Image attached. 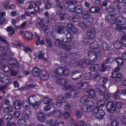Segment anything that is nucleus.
<instances>
[{
    "mask_svg": "<svg viewBox=\"0 0 126 126\" xmlns=\"http://www.w3.org/2000/svg\"><path fill=\"white\" fill-rule=\"evenodd\" d=\"M108 10L109 16L106 17V20L109 22H111L112 26L113 25L112 27L118 31L124 29V27L121 25H123L125 23L126 18L119 17V19L112 20V19L115 18V16L114 15H113L114 8H109Z\"/></svg>",
    "mask_w": 126,
    "mask_h": 126,
    "instance_id": "nucleus-1",
    "label": "nucleus"
},
{
    "mask_svg": "<svg viewBox=\"0 0 126 126\" xmlns=\"http://www.w3.org/2000/svg\"><path fill=\"white\" fill-rule=\"evenodd\" d=\"M37 97L34 95L30 96L28 98L29 103L26 101H24L22 102V105L23 106L24 110L23 113V116L25 119H27L28 117V113L30 111L29 105L35 108L38 107L41 103L40 101H37Z\"/></svg>",
    "mask_w": 126,
    "mask_h": 126,
    "instance_id": "nucleus-2",
    "label": "nucleus"
},
{
    "mask_svg": "<svg viewBox=\"0 0 126 126\" xmlns=\"http://www.w3.org/2000/svg\"><path fill=\"white\" fill-rule=\"evenodd\" d=\"M67 28H65V27H60L58 29L57 32L60 34H63L65 32L67 33L65 35L66 39H63L62 41L65 43V44L68 47V46H70L66 43L67 41L68 42L71 41L72 38V36L71 34L69 32V31L75 34L77 33L78 30L75 26L71 23H69L67 24Z\"/></svg>",
    "mask_w": 126,
    "mask_h": 126,
    "instance_id": "nucleus-3",
    "label": "nucleus"
},
{
    "mask_svg": "<svg viewBox=\"0 0 126 126\" xmlns=\"http://www.w3.org/2000/svg\"><path fill=\"white\" fill-rule=\"evenodd\" d=\"M107 107L109 112H113L116 109L121 107V105L119 102L113 103L112 102H110L107 104Z\"/></svg>",
    "mask_w": 126,
    "mask_h": 126,
    "instance_id": "nucleus-4",
    "label": "nucleus"
},
{
    "mask_svg": "<svg viewBox=\"0 0 126 126\" xmlns=\"http://www.w3.org/2000/svg\"><path fill=\"white\" fill-rule=\"evenodd\" d=\"M93 113L98 119H102L105 114L104 111L102 109H99L98 107L94 109L92 111Z\"/></svg>",
    "mask_w": 126,
    "mask_h": 126,
    "instance_id": "nucleus-5",
    "label": "nucleus"
},
{
    "mask_svg": "<svg viewBox=\"0 0 126 126\" xmlns=\"http://www.w3.org/2000/svg\"><path fill=\"white\" fill-rule=\"evenodd\" d=\"M89 98L88 96H85L81 98L80 100L81 103H85V104L87 105L86 111L87 112L90 111L93 108V107L91 106V105H90L91 103L93 102L91 101L89 102L87 100Z\"/></svg>",
    "mask_w": 126,
    "mask_h": 126,
    "instance_id": "nucleus-6",
    "label": "nucleus"
},
{
    "mask_svg": "<svg viewBox=\"0 0 126 126\" xmlns=\"http://www.w3.org/2000/svg\"><path fill=\"white\" fill-rule=\"evenodd\" d=\"M9 78L7 76H5L0 78V89L1 90L5 88L9 81Z\"/></svg>",
    "mask_w": 126,
    "mask_h": 126,
    "instance_id": "nucleus-7",
    "label": "nucleus"
},
{
    "mask_svg": "<svg viewBox=\"0 0 126 126\" xmlns=\"http://www.w3.org/2000/svg\"><path fill=\"white\" fill-rule=\"evenodd\" d=\"M41 4V2L39 1L36 2L34 1L31 2L30 3V4L27 7V9H30L33 8L34 6V9L35 11L36 12H39L40 9L39 6Z\"/></svg>",
    "mask_w": 126,
    "mask_h": 126,
    "instance_id": "nucleus-8",
    "label": "nucleus"
},
{
    "mask_svg": "<svg viewBox=\"0 0 126 126\" xmlns=\"http://www.w3.org/2000/svg\"><path fill=\"white\" fill-rule=\"evenodd\" d=\"M111 77L115 79V80L113 81L112 84L115 85L118 84V82L121 81L123 78V76L121 74H117L116 72L112 73Z\"/></svg>",
    "mask_w": 126,
    "mask_h": 126,
    "instance_id": "nucleus-9",
    "label": "nucleus"
},
{
    "mask_svg": "<svg viewBox=\"0 0 126 126\" xmlns=\"http://www.w3.org/2000/svg\"><path fill=\"white\" fill-rule=\"evenodd\" d=\"M62 40L63 39L61 40L60 41L58 39L56 40L55 42V44L57 46L62 47L63 48L66 50H70L71 48V46L68 45V47H67L66 45L65 44V43Z\"/></svg>",
    "mask_w": 126,
    "mask_h": 126,
    "instance_id": "nucleus-10",
    "label": "nucleus"
},
{
    "mask_svg": "<svg viewBox=\"0 0 126 126\" xmlns=\"http://www.w3.org/2000/svg\"><path fill=\"white\" fill-rule=\"evenodd\" d=\"M104 65V64H102L101 67H100L99 65L96 64L93 67H91L90 69L92 71H97L98 70H100L101 71H105V68Z\"/></svg>",
    "mask_w": 126,
    "mask_h": 126,
    "instance_id": "nucleus-11",
    "label": "nucleus"
},
{
    "mask_svg": "<svg viewBox=\"0 0 126 126\" xmlns=\"http://www.w3.org/2000/svg\"><path fill=\"white\" fill-rule=\"evenodd\" d=\"M72 6H70L69 7H68L67 9L69 11L74 12L77 13H79L82 12V8L81 5H78L75 7L74 9L71 8Z\"/></svg>",
    "mask_w": 126,
    "mask_h": 126,
    "instance_id": "nucleus-12",
    "label": "nucleus"
},
{
    "mask_svg": "<svg viewBox=\"0 0 126 126\" xmlns=\"http://www.w3.org/2000/svg\"><path fill=\"white\" fill-rule=\"evenodd\" d=\"M39 76L41 79L43 80H47L49 78L48 73L45 71H41Z\"/></svg>",
    "mask_w": 126,
    "mask_h": 126,
    "instance_id": "nucleus-13",
    "label": "nucleus"
},
{
    "mask_svg": "<svg viewBox=\"0 0 126 126\" xmlns=\"http://www.w3.org/2000/svg\"><path fill=\"white\" fill-rule=\"evenodd\" d=\"M37 22L38 25L44 31H46L48 29V27L45 25L43 22V20L40 18H38L37 20Z\"/></svg>",
    "mask_w": 126,
    "mask_h": 126,
    "instance_id": "nucleus-14",
    "label": "nucleus"
},
{
    "mask_svg": "<svg viewBox=\"0 0 126 126\" xmlns=\"http://www.w3.org/2000/svg\"><path fill=\"white\" fill-rule=\"evenodd\" d=\"M118 1L121 3H126V0H118ZM118 11L120 13L125 12L126 11V4H125V6H123L119 7Z\"/></svg>",
    "mask_w": 126,
    "mask_h": 126,
    "instance_id": "nucleus-15",
    "label": "nucleus"
},
{
    "mask_svg": "<svg viewBox=\"0 0 126 126\" xmlns=\"http://www.w3.org/2000/svg\"><path fill=\"white\" fill-rule=\"evenodd\" d=\"M106 90V87L103 85H101L99 86V88L97 89V91L100 95H102Z\"/></svg>",
    "mask_w": 126,
    "mask_h": 126,
    "instance_id": "nucleus-16",
    "label": "nucleus"
},
{
    "mask_svg": "<svg viewBox=\"0 0 126 126\" xmlns=\"http://www.w3.org/2000/svg\"><path fill=\"white\" fill-rule=\"evenodd\" d=\"M6 13L5 12H2L1 10L0 9V24H3L5 21V19L2 17L6 16Z\"/></svg>",
    "mask_w": 126,
    "mask_h": 126,
    "instance_id": "nucleus-17",
    "label": "nucleus"
},
{
    "mask_svg": "<svg viewBox=\"0 0 126 126\" xmlns=\"http://www.w3.org/2000/svg\"><path fill=\"white\" fill-rule=\"evenodd\" d=\"M37 117L38 119L41 122H43L45 120L44 114L41 112H38L37 115Z\"/></svg>",
    "mask_w": 126,
    "mask_h": 126,
    "instance_id": "nucleus-18",
    "label": "nucleus"
},
{
    "mask_svg": "<svg viewBox=\"0 0 126 126\" xmlns=\"http://www.w3.org/2000/svg\"><path fill=\"white\" fill-rule=\"evenodd\" d=\"M87 35L89 38L93 39L95 38V33L94 29H93L87 33Z\"/></svg>",
    "mask_w": 126,
    "mask_h": 126,
    "instance_id": "nucleus-19",
    "label": "nucleus"
},
{
    "mask_svg": "<svg viewBox=\"0 0 126 126\" xmlns=\"http://www.w3.org/2000/svg\"><path fill=\"white\" fill-rule=\"evenodd\" d=\"M91 47V48L93 49L94 51H95V50L96 49L97 51L98 49L97 48L99 47V46L98 44V43L96 41H94L93 43L90 44Z\"/></svg>",
    "mask_w": 126,
    "mask_h": 126,
    "instance_id": "nucleus-20",
    "label": "nucleus"
},
{
    "mask_svg": "<svg viewBox=\"0 0 126 126\" xmlns=\"http://www.w3.org/2000/svg\"><path fill=\"white\" fill-rule=\"evenodd\" d=\"M100 9L98 6H93L90 9V12L93 13H96L99 12Z\"/></svg>",
    "mask_w": 126,
    "mask_h": 126,
    "instance_id": "nucleus-21",
    "label": "nucleus"
},
{
    "mask_svg": "<svg viewBox=\"0 0 126 126\" xmlns=\"http://www.w3.org/2000/svg\"><path fill=\"white\" fill-rule=\"evenodd\" d=\"M14 61L15 63H12V62L13 61L11 60V63L10 64H9V66L3 65L2 66V67L4 69L5 68H8L10 66H12V67H16L17 66V63L16 62L17 61L15 60H14Z\"/></svg>",
    "mask_w": 126,
    "mask_h": 126,
    "instance_id": "nucleus-22",
    "label": "nucleus"
},
{
    "mask_svg": "<svg viewBox=\"0 0 126 126\" xmlns=\"http://www.w3.org/2000/svg\"><path fill=\"white\" fill-rule=\"evenodd\" d=\"M51 114L53 115L56 118H59L62 116V114L59 110H56L51 113Z\"/></svg>",
    "mask_w": 126,
    "mask_h": 126,
    "instance_id": "nucleus-23",
    "label": "nucleus"
},
{
    "mask_svg": "<svg viewBox=\"0 0 126 126\" xmlns=\"http://www.w3.org/2000/svg\"><path fill=\"white\" fill-rule=\"evenodd\" d=\"M21 106V102L19 100L16 101L14 104V108L16 109H19L20 108Z\"/></svg>",
    "mask_w": 126,
    "mask_h": 126,
    "instance_id": "nucleus-24",
    "label": "nucleus"
},
{
    "mask_svg": "<svg viewBox=\"0 0 126 126\" xmlns=\"http://www.w3.org/2000/svg\"><path fill=\"white\" fill-rule=\"evenodd\" d=\"M41 71L38 68H36L33 69L32 73L34 76L37 77L39 75V73H40Z\"/></svg>",
    "mask_w": 126,
    "mask_h": 126,
    "instance_id": "nucleus-25",
    "label": "nucleus"
},
{
    "mask_svg": "<svg viewBox=\"0 0 126 126\" xmlns=\"http://www.w3.org/2000/svg\"><path fill=\"white\" fill-rule=\"evenodd\" d=\"M86 94L89 95L92 98H93L95 96V92L93 90H89L85 92Z\"/></svg>",
    "mask_w": 126,
    "mask_h": 126,
    "instance_id": "nucleus-26",
    "label": "nucleus"
},
{
    "mask_svg": "<svg viewBox=\"0 0 126 126\" xmlns=\"http://www.w3.org/2000/svg\"><path fill=\"white\" fill-rule=\"evenodd\" d=\"M46 122L47 123L50 124V126H57L58 125L57 121L54 120L47 121Z\"/></svg>",
    "mask_w": 126,
    "mask_h": 126,
    "instance_id": "nucleus-27",
    "label": "nucleus"
},
{
    "mask_svg": "<svg viewBox=\"0 0 126 126\" xmlns=\"http://www.w3.org/2000/svg\"><path fill=\"white\" fill-rule=\"evenodd\" d=\"M9 3L8 2H5L3 3V5L4 8L6 9L10 8L11 9H14L15 7V6L13 5H11L9 7L8 6Z\"/></svg>",
    "mask_w": 126,
    "mask_h": 126,
    "instance_id": "nucleus-28",
    "label": "nucleus"
},
{
    "mask_svg": "<svg viewBox=\"0 0 126 126\" xmlns=\"http://www.w3.org/2000/svg\"><path fill=\"white\" fill-rule=\"evenodd\" d=\"M26 38L28 39H30L32 37V34L31 32L26 31L25 34Z\"/></svg>",
    "mask_w": 126,
    "mask_h": 126,
    "instance_id": "nucleus-29",
    "label": "nucleus"
},
{
    "mask_svg": "<svg viewBox=\"0 0 126 126\" xmlns=\"http://www.w3.org/2000/svg\"><path fill=\"white\" fill-rule=\"evenodd\" d=\"M57 82L60 84H66L67 82V80L63 79H58L57 80Z\"/></svg>",
    "mask_w": 126,
    "mask_h": 126,
    "instance_id": "nucleus-30",
    "label": "nucleus"
},
{
    "mask_svg": "<svg viewBox=\"0 0 126 126\" xmlns=\"http://www.w3.org/2000/svg\"><path fill=\"white\" fill-rule=\"evenodd\" d=\"M45 3V8L47 9H49L51 6V3L49 2V0H44Z\"/></svg>",
    "mask_w": 126,
    "mask_h": 126,
    "instance_id": "nucleus-31",
    "label": "nucleus"
},
{
    "mask_svg": "<svg viewBox=\"0 0 126 126\" xmlns=\"http://www.w3.org/2000/svg\"><path fill=\"white\" fill-rule=\"evenodd\" d=\"M78 86L79 88H81L82 89H85L88 87V85L86 83H80L78 84Z\"/></svg>",
    "mask_w": 126,
    "mask_h": 126,
    "instance_id": "nucleus-32",
    "label": "nucleus"
},
{
    "mask_svg": "<svg viewBox=\"0 0 126 126\" xmlns=\"http://www.w3.org/2000/svg\"><path fill=\"white\" fill-rule=\"evenodd\" d=\"M122 43H121L118 41H116L113 43V45L114 47L116 48H120L121 46Z\"/></svg>",
    "mask_w": 126,
    "mask_h": 126,
    "instance_id": "nucleus-33",
    "label": "nucleus"
},
{
    "mask_svg": "<svg viewBox=\"0 0 126 126\" xmlns=\"http://www.w3.org/2000/svg\"><path fill=\"white\" fill-rule=\"evenodd\" d=\"M13 117L12 115L10 114H5L4 116V118L8 121L11 120Z\"/></svg>",
    "mask_w": 126,
    "mask_h": 126,
    "instance_id": "nucleus-34",
    "label": "nucleus"
},
{
    "mask_svg": "<svg viewBox=\"0 0 126 126\" xmlns=\"http://www.w3.org/2000/svg\"><path fill=\"white\" fill-rule=\"evenodd\" d=\"M102 47L104 50H108L109 48L108 44L106 42H103L102 45Z\"/></svg>",
    "mask_w": 126,
    "mask_h": 126,
    "instance_id": "nucleus-35",
    "label": "nucleus"
},
{
    "mask_svg": "<svg viewBox=\"0 0 126 126\" xmlns=\"http://www.w3.org/2000/svg\"><path fill=\"white\" fill-rule=\"evenodd\" d=\"M19 126H25L26 123L25 120L23 119H20L19 120L18 122Z\"/></svg>",
    "mask_w": 126,
    "mask_h": 126,
    "instance_id": "nucleus-36",
    "label": "nucleus"
},
{
    "mask_svg": "<svg viewBox=\"0 0 126 126\" xmlns=\"http://www.w3.org/2000/svg\"><path fill=\"white\" fill-rule=\"evenodd\" d=\"M6 30L10 34H12L15 32V31L10 26L6 29Z\"/></svg>",
    "mask_w": 126,
    "mask_h": 126,
    "instance_id": "nucleus-37",
    "label": "nucleus"
},
{
    "mask_svg": "<svg viewBox=\"0 0 126 126\" xmlns=\"http://www.w3.org/2000/svg\"><path fill=\"white\" fill-rule=\"evenodd\" d=\"M120 91L119 90H117L114 94V97L115 99H118L120 97Z\"/></svg>",
    "mask_w": 126,
    "mask_h": 126,
    "instance_id": "nucleus-38",
    "label": "nucleus"
},
{
    "mask_svg": "<svg viewBox=\"0 0 126 126\" xmlns=\"http://www.w3.org/2000/svg\"><path fill=\"white\" fill-rule=\"evenodd\" d=\"M82 16L83 18L86 19L88 18L89 17L90 15L88 12H85L82 14Z\"/></svg>",
    "mask_w": 126,
    "mask_h": 126,
    "instance_id": "nucleus-39",
    "label": "nucleus"
},
{
    "mask_svg": "<svg viewBox=\"0 0 126 126\" xmlns=\"http://www.w3.org/2000/svg\"><path fill=\"white\" fill-rule=\"evenodd\" d=\"M94 80L98 81L100 80L101 77L100 75L98 73H97L94 74Z\"/></svg>",
    "mask_w": 126,
    "mask_h": 126,
    "instance_id": "nucleus-40",
    "label": "nucleus"
},
{
    "mask_svg": "<svg viewBox=\"0 0 126 126\" xmlns=\"http://www.w3.org/2000/svg\"><path fill=\"white\" fill-rule=\"evenodd\" d=\"M63 88L65 90H67L68 89H70V91H72L74 90L73 87L69 85H67L66 86L65 85L63 87Z\"/></svg>",
    "mask_w": 126,
    "mask_h": 126,
    "instance_id": "nucleus-41",
    "label": "nucleus"
},
{
    "mask_svg": "<svg viewBox=\"0 0 126 126\" xmlns=\"http://www.w3.org/2000/svg\"><path fill=\"white\" fill-rule=\"evenodd\" d=\"M13 110V108L11 106H9L6 108L4 110L5 112H10L12 111Z\"/></svg>",
    "mask_w": 126,
    "mask_h": 126,
    "instance_id": "nucleus-42",
    "label": "nucleus"
},
{
    "mask_svg": "<svg viewBox=\"0 0 126 126\" xmlns=\"http://www.w3.org/2000/svg\"><path fill=\"white\" fill-rule=\"evenodd\" d=\"M50 99L48 97H45L43 99V101L44 102L47 104H52L51 102H50Z\"/></svg>",
    "mask_w": 126,
    "mask_h": 126,
    "instance_id": "nucleus-43",
    "label": "nucleus"
},
{
    "mask_svg": "<svg viewBox=\"0 0 126 126\" xmlns=\"http://www.w3.org/2000/svg\"><path fill=\"white\" fill-rule=\"evenodd\" d=\"M57 14L58 15H60L61 19V20H63L66 15V14L61 13L60 11H58L57 12Z\"/></svg>",
    "mask_w": 126,
    "mask_h": 126,
    "instance_id": "nucleus-44",
    "label": "nucleus"
},
{
    "mask_svg": "<svg viewBox=\"0 0 126 126\" xmlns=\"http://www.w3.org/2000/svg\"><path fill=\"white\" fill-rule=\"evenodd\" d=\"M122 44L126 47V36H123L121 40Z\"/></svg>",
    "mask_w": 126,
    "mask_h": 126,
    "instance_id": "nucleus-45",
    "label": "nucleus"
},
{
    "mask_svg": "<svg viewBox=\"0 0 126 126\" xmlns=\"http://www.w3.org/2000/svg\"><path fill=\"white\" fill-rule=\"evenodd\" d=\"M116 61L119 66H121L122 65L123 63V60L121 58H117L116 59Z\"/></svg>",
    "mask_w": 126,
    "mask_h": 126,
    "instance_id": "nucleus-46",
    "label": "nucleus"
},
{
    "mask_svg": "<svg viewBox=\"0 0 126 126\" xmlns=\"http://www.w3.org/2000/svg\"><path fill=\"white\" fill-rule=\"evenodd\" d=\"M52 104H47L44 107V110L45 111H47L51 109V106Z\"/></svg>",
    "mask_w": 126,
    "mask_h": 126,
    "instance_id": "nucleus-47",
    "label": "nucleus"
},
{
    "mask_svg": "<svg viewBox=\"0 0 126 126\" xmlns=\"http://www.w3.org/2000/svg\"><path fill=\"white\" fill-rule=\"evenodd\" d=\"M92 53L93 54H95L96 57L97 58H100V54L98 52L96 53V52L95 51H94L93 50L92 51V52H89V54Z\"/></svg>",
    "mask_w": 126,
    "mask_h": 126,
    "instance_id": "nucleus-48",
    "label": "nucleus"
},
{
    "mask_svg": "<svg viewBox=\"0 0 126 126\" xmlns=\"http://www.w3.org/2000/svg\"><path fill=\"white\" fill-rule=\"evenodd\" d=\"M105 104V102L103 101H99L97 103V105L100 107H103Z\"/></svg>",
    "mask_w": 126,
    "mask_h": 126,
    "instance_id": "nucleus-49",
    "label": "nucleus"
},
{
    "mask_svg": "<svg viewBox=\"0 0 126 126\" xmlns=\"http://www.w3.org/2000/svg\"><path fill=\"white\" fill-rule=\"evenodd\" d=\"M19 18H17L16 19H12L11 22L13 24L15 25L16 23L19 22Z\"/></svg>",
    "mask_w": 126,
    "mask_h": 126,
    "instance_id": "nucleus-50",
    "label": "nucleus"
},
{
    "mask_svg": "<svg viewBox=\"0 0 126 126\" xmlns=\"http://www.w3.org/2000/svg\"><path fill=\"white\" fill-rule=\"evenodd\" d=\"M44 53L43 50L40 51L39 56V58L41 59H43L44 58Z\"/></svg>",
    "mask_w": 126,
    "mask_h": 126,
    "instance_id": "nucleus-51",
    "label": "nucleus"
},
{
    "mask_svg": "<svg viewBox=\"0 0 126 126\" xmlns=\"http://www.w3.org/2000/svg\"><path fill=\"white\" fill-rule=\"evenodd\" d=\"M92 78V75L91 74L88 73L86 74L85 76V78L87 79H91Z\"/></svg>",
    "mask_w": 126,
    "mask_h": 126,
    "instance_id": "nucleus-52",
    "label": "nucleus"
},
{
    "mask_svg": "<svg viewBox=\"0 0 126 126\" xmlns=\"http://www.w3.org/2000/svg\"><path fill=\"white\" fill-rule=\"evenodd\" d=\"M56 4H57V6L60 7L61 8L62 7V5H63V4L62 2H59L58 0H56Z\"/></svg>",
    "mask_w": 126,
    "mask_h": 126,
    "instance_id": "nucleus-53",
    "label": "nucleus"
},
{
    "mask_svg": "<svg viewBox=\"0 0 126 126\" xmlns=\"http://www.w3.org/2000/svg\"><path fill=\"white\" fill-rule=\"evenodd\" d=\"M62 71L63 72V75L67 76L69 74V71L67 69L62 70Z\"/></svg>",
    "mask_w": 126,
    "mask_h": 126,
    "instance_id": "nucleus-54",
    "label": "nucleus"
},
{
    "mask_svg": "<svg viewBox=\"0 0 126 126\" xmlns=\"http://www.w3.org/2000/svg\"><path fill=\"white\" fill-rule=\"evenodd\" d=\"M20 115V113L18 111H16L14 113V116L15 118H18Z\"/></svg>",
    "mask_w": 126,
    "mask_h": 126,
    "instance_id": "nucleus-55",
    "label": "nucleus"
},
{
    "mask_svg": "<svg viewBox=\"0 0 126 126\" xmlns=\"http://www.w3.org/2000/svg\"><path fill=\"white\" fill-rule=\"evenodd\" d=\"M118 122L116 120H115L112 123L111 126H118Z\"/></svg>",
    "mask_w": 126,
    "mask_h": 126,
    "instance_id": "nucleus-56",
    "label": "nucleus"
},
{
    "mask_svg": "<svg viewBox=\"0 0 126 126\" xmlns=\"http://www.w3.org/2000/svg\"><path fill=\"white\" fill-rule=\"evenodd\" d=\"M7 126H16V123H10L9 122L7 123Z\"/></svg>",
    "mask_w": 126,
    "mask_h": 126,
    "instance_id": "nucleus-57",
    "label": "nucleus"
},
{
    "mask_svg": "<svg viewBox=\"0 0 126 126\" xmlns=\"http://www.w3.org/2000/svg\"><path fill=\"white\" fill-rule=\"evenodd\" d=\"M79 25L82 28H85L86 27V26L83 22H81L79 24Z\"/></svg>",
    "mask_w": 126,
    "mask_h": 126,
    "instance_id": "nucleus-58",
    "label": "nucleus"
},
{
    "mask_svg": "<svg viewBox=\"0 0 126 126\" xmlns=\"http://www.w3.org/2000/svg\"><path fill=\"white\" fill-rule=\"evenodd\" d=\"M64 117L66 118H68L70 116L69 113L67 112H64L63 114Z\"/></svg>",
    "mask_w": 126,
    "mask_h": 126,
    "instance_id": "nucleus-59",
    "label": "nucleus"
},
{
    "mask_svg": "<svg viewBox=\"0 0 126 126\" xmlns=\"http://www.w3.org/2000/svg\"><path fill=\"white\" fill-rule=\"evenodd\" d=\"M105 1H103L102 4V5L104 6H106L107 4V2H109L110 1V0H105Z\"/></svg>",
    "mask_w": 126,
    "mask_h": 126,
    "instance_id": "nucleus-60",
    "label": "nucleus"
},
{
    "mask_svg": "<svg viewBox=\"0 0 126 126\" xmlns=\"http://www.w3.org/2000/svg\"><path fill=\"white\" fill-rule=\"evenodd\" d=\"M62 105V102H57L56 104L54 105V107L55 108L59 107L61 106Z\"/></svg>",
    "mask_w": 126,
    "mask_h": 126,
    "instance_id": "nucleus-61",
    "label": "nucleus"
},
{
    "mask_svg": "<svg viewBox=\"0 0 126 126\" xmlns=\"http://www.w3.org/2000/svg\"><path fill=\"white\" fill-rule=\"evenodd\" d=\"M76 114L78 118H80L81 117L82 115L81 113L79 111H77L76 112Z\"/></svg>",
    "mask_w": 126,
    "mask_h": 126,
    "instance_id": "nucleus-62",
    "label": "nucleus"
},
{
    "mask_svg": "<svg viewBox=\"0 0 126 126\" xmlns=\"http://www.w3.org/2000/svg\"><path fill=\"white\" fill-rule=\"evenodd\" d=\"M6 55L4 53L1 54L0 56V58L2 60L5 59L6 58Z\"/></svg>",
    "mask_w": 126,
    "mask_h": 126,
    "instance_id": "nucleus-63",
    "label": "nucleus"
},
{
    "mask_svg": "<svg viewBox=\"0 0 126 126\" xmlns=\"http://www.w3.org/2000/svg\"><path fill=\"white\" fill-rule=\"evenodd\" d=\"M17 71L12 70L11 73V74L12 75L14 76L17 75Z\"/></svg>",
    "mask_w": 126,
    "mask_h": 126,
    "instance_id": "nucleus-64",
    "label": "nucleus"
}]
</instances>
